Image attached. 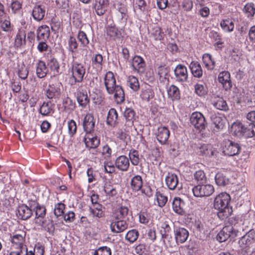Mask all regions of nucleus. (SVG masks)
I'll return each mask as SVG.
<instances>
[{"mask_svg": "<svg viewBox=\"0 0 255 255\" xmlns=\"http://www.w3.org/2000/svg\"><path fill=\"white\" fill-rule=\"evenodd\" d=\"M104 84L109 94H114V99L117 104L125 100V93L122 87L116 84V80L113 72H108L104 78Z\"/></svg>", "mask_w": 255, "mask_h": 255, "instance_id": "f257e3e1", "label": "nucleus"}, {"mask_svg": "<svg viewBox=\"0 0 255 255\" xmlns=\"http://www.w3.org/2000/svg\"><path fill=\"white\" fill-rule=\"evenodd\" d=\"M230 196L227 193H221L218 195L214 199V207L219 211L218 216L224 219L229 216L232 213V209L229 206Z\"/></svg>", "mask_w": 255, "mask_h": 255, "instance_id": "f03ea898", "label": "nucleus"}, {"mask_svg": "<svg viewBox=\"0 0 255 255\" xmlns=\"http://www.w3.org/2000/svg\"><path fill=\"white\" fill-rule=\"evenodd\" d=\"M239 232L232 226L224 227L217 235V240L219 242H225L229 237L234 238L238 236Z\"/></svg>", "mask_w": 255, "mask_h": 255, "instance_id": "7ed1b4c3", "label": "nucleus"}, {"mask_svg": "<svg viewBox=\"0 0 255 255\" xmlns=\"http://www.w3.org/2000/svg\"><path fill=\"white\" fill-rule=\"evenodd\" d=\"M190 120L191 125L199 131H203L207 127L205 118L200 112L193 113Z\"/></svg>", "mask_w": 255, "mask_h": 255, "instance_id": "20e7f679", "label": "nucleus"}, {"mask_svg": "<svg viewBox=\"0 0 255 255\" xmlns=\"http://www.w3.org/2000/svg\"><path fill=\"white\" fill-rule=\"evenodd\" d=\"M85 68L82 64L74 63L71 68L72 77L70 80L72 83L81 82L85 74Z\"/></svg>", "mask_w": 255, "mask_h": 255, "instance_id": "39448f33", "label": "nucleus"}, {"mask_svg": "<svg viewBox=\"0 0 255 255\" xmlns=\"http://www.w3.org/2000/svg\"><path fill=\"white\" fill-rule=\"evenodd\" d=\"M193 194L197 197L209 196L214 191V188L211 184L198 185L192 189Z\"/></svg>", "mask_w": 255, "mask_h": 255, "instance_id": "423d86ee", "label": "nucleus"}, {"mask_svg": "<svg viewBox=\"0 0 255 255\" xmlns=\"http://www.w3.org/2000/svg\"><path fill=\"white\" fill-rule=\"evenodd\" d=\"M62 87L61 83L59 82L50 84L46 91V96L47 98L55 100L59 99L62 93Z\"/></svg>", "mask_w": 255, "mask_h": 255, "instance_id": "0eeeda50", "label": "nucleus"}, {"mask_svg": "<svg viewBox=\"0 0 255 255\" xmlns=\"http://www.w3.org/2000/svg\"><path fill=\"white\" fill-rule=\"evenodd\" d=\"M223 150L225 154L234 156L240 152L241 147L238 143L227 139L224 141Z\"/></svg>", "mask_w": 255, "mask_h": 255, "instance_id": "6e6552de", "label": "nucleus"}, {"mask_svg": "<svg viewBox=\"0 0 255 255\" xmlns=\"http://www.w3.org/2000/svg\"><path fill=\"white\" fill-rule=\"evenodd\" d=\"M128 227L125 220H120L118 218H113L111 221L110 229L114 233H120L126 230Z\"/></svg>", "mask_w": 255, "mask_h": 255, "instance_id": "1a4fd4ad", "label": "nucleus"}, {"mask_svg": "<svg viewBox=\"0 0 255 255\" xmlns=\"http://www.w3.org/2000/svg\"><path fill=\"white\" fill-rule=\"evenodd\" d=\"M155 135L158 142L162 145H165L168 141L170 135V131L165 127H160L158 128Z\"/></svg>", "mask_w": 255, "mask_h": 255, "instance_id": "9d476101", "label": "nucleus"}, {"mask_svg": "<svg viewBox=\"0 0 255 255\" xmlns=\"http://www.w3.org/2000/svg\"><path fill=\"white\" fill-rule=\"evenodd\" d=\"M95 125V120L94 117L90 114H87L83 120V126L86 134H91L94 132Z\"/></svg>", "mask_w": 255, "mask_h": 255, "instance_id": "9b49d317", "label": "nucleus"}, {"mask_svg": "<svg viewBox=\"0 0 255 255\" xmlns=\"http://www.w3.org/2000/svg\"><path fill=\"white\" fill-rule=\"evenodd\" d=\"M165 180L166 186L170 190H174L181 188V186H179L178 177L174 173L168 172L165 176Z\"/></svg>", "mask_w": 255, "mask_h": 255, "instance_id": "f8f14e48", "label": "nucleus"}, {"mask_svg": "<svg viewBox=\"0 0 255 255\" xmlns=\"http://www.w3.org/2000/svg\"><path fill=\"white\" fill-rule=\"evenodd\" d=\"M174 227V233L176 242L181 244L184 243L189 236L188 231L183 228L178 227L175 225Z\"/></svg>", "mask_w": 255, "mask_h": 255, "instance_id": "ddd939ff", "label": "nucleus"}, {"mask_svg": "<svg viewBox=\"0 0 255 255\" xmlns=\"http://www.w3.org/2000/svg\"><path fill=\"white\" fill-rule=\"evenodd\" d=\"M131 67L133 70L139 74H142L144 72L145 67L143 59L139 56H134L132 60Z\"/></svg>", "mask_w": 255, "mask_h": 255, "instance_id": "4468645a", "label": "nucleus"}, {"mask_svg": "<svg viewBox=\"0 0 255 255\" xmlns=\"http://www.w3.org/2000/svg\"><path fill=\"white\" fill-rule=\"evenodd\" d=\"M46 14V8L44 5L41 4L35 5L32 9V15L33 19L39 22L43 20Z\"/></svg>", "mask_w": 255, "mask_h": 255, "instance_id": "2eb2a0df", "label": "nucleus"}, {"mask_svg": "<svg viewBox=\"0 0 255 255\" xmlns=\"http://www.w3.org/2000/svg\"><path fill=\"white\" fill-rule=\"evenodd\" d=\"M255 233L252 231L249 232L243 236L239 241V245L242 249H246L254 241Z\"/></svg>", "mask_w": 255, "mask_h": 255, "instance_id": "dca6fc26", "label": "nucleus"}, {"mask_svg": "<svg viewBox=\"0 0 255 255\" xmlns=\"http://www.w3.org/2000/svg\"><path fill=\"white\" fill-rule=\"evenodd\" d=\"M50 34V28L46 25L39 26L36 30V40L47 41Z\"/></svg>", "mask_w": 255, "mask_h": 255, "instance_id": "f3484780", "label": "nucleus"}, {"mask_svg": "<svg viewBox=\"0 0 255 255\" xmlns=\"http://www.w3.org/2000/svg\"><path fill=\"white\" fill-rule=\"evenodd\" d=\"M11 242L12 246L19 250H26V246L24 244V236L20 234H16L11 237Z\"/></svg>", "mask_w": 255, "mask_h": 255, "instance_id": "a211bd4d", "label": "nucleus"}, {"mask_svg": "<svg viewBox=\"0 0 255 255\" xmlns=\"http://www.w3.org/2000/svg\"><path fill=\"white\" fill-rule=\"evenodd\" d=\"M174 71L177 80L185 82L187 80L188 72L185 66L179 64L176 67Z\"/></svg>", "mask_w": 255, "mask_h": 255, "instance_id": "6ab92c4d", "label": "nucleus"}, {"mask_svg": "<svg viewBox=\"0 0 255 255\" xmlns=\"http://www.w3.org/2000/svg\"><path fill=\"white\" fill-rule=\"evenodd\" d=\"M185 202L179 197H175L172 202V208L173 211L178 214H185Z\"/></svg>", "mask_w": 255, "mask_h": 255, "instance_id": "aec40b11", "label": "nucleus"}, {"mask_svg": "<svg viewBox=\"0 0 255 255\" xmlns=\"http://www.w3.org/2000/svg\"><path fill=\"white\" fill-rule=\"evenodd\" d=\"M84 141L86 147L89 148H96L100 143V138L97 136H94L92 133L86 134L84 137Z\"/></svg>", "mask_w": 255, "mask_h": 255, "instance_id": "412c9836", "label": "nucleus"}, {"mask_svg": "<svg viewBox=\"0 0 255 255\" xmlns=\"http://www.w3.org/2000/svg\"><path fill=\"white\" fill-rule=\"evenodd\" d=\"M219 82L223 85V87L226 90L231 88L232 87L230 80V74L228 71H222L220 72L218 76Z\"/></svg>", "mask_w": 255, "mask_h": 255, "instance_id": "4be33fe9", "label": "nucleus"}, {"mask_svg": "<svg viewBox=\"0 0 255 255\" xmlns=\"http://www.w3.org/2000/svg\"><path fill=\"white\" fill-rule=\"evenodd\" d=\"M32 206L28 207L25 205H22L19 206L18 208L17 215L21 219L25 220L29 218L32 214Z\"/></svg>", "mask_w": 255, "mask_h": 255, "instance_id": "5701e85b", "label": "nucleus"}, {"mask_svg": "<svg viewBox=\"0 0 255 255\" xmlns=\"http://www.w3.org/2000/svg\"><path fill=\"white\" fill-rule=\"evenodd\" d=\"M115 166L120 170L127 171L129 166L128 158L125 155L119 156L115 161Z\"/></svg>", "mask_w": 255, "mask_h": 255, "instance_id": "b1692460", "label": "nucleus"}, {"mask_svg": "<svg viewBox=\"0 0 255 255\" xmlns=\"http://www.w3.org/2000/svg\"><path fill=\"white\" fill-rule=\"evenodd\" d=\"M36 74L39 78H43L46 76L48 69L44 61L38 60L35 65Z\"/></svg>", "mask_w": 255, "mask_h": 255, "instance_id": "393cba45", "label": "nucleus"}, {"mask_svg": "<svg viewBox=\"0 0 255 255\" xmlns=\"http://www.w3.org/2000/svg\"><path fill=\"white\" fill-rule=\"evenodd\" d=\"M245 127V126L240 122H234L231 126V132L237 137L244 136Z\"/></svg>", "mask_w": 255, "mask_h": 255, "instance_id": "a878e982", "label": "nucleus"}, {"mask_svg": "<svg viewBox=\"0 0 255 255\" xmlns=\"http://www.w3.org/2000/svg\"><path fill=\"white\" fill-rule=\"evenodd\" d=\"M108 5V0H95L94 7L97 14L99 15H103L106 11Z\"/></svg>", "mask_w": 255, "mask_h": 255, "instance_id": "bb28decb", "label": "nucleus"}, {"mask_svg": "<svg viewBox=\"0 0 255 255\" xmlns=\"http://www.w3.org/2000/svg\"><path fill=\"white\" fill-rule=\"evenodd\" d=\"M77 100L79 106L83 108H86L90 102V99L87 92L83 90L78 92Z\"/></svg>", "mask_w": 255, "mask_h": 255, "instance_id": "cd10ccee", "label": "nucleus"}, {"mask_svg": "<svg viewBox=\"0 0 255 255\" xmlns=\"http://www.w3.org/2000/svg\"><path fill=\"white\" fill-rule=\"evenodd\" d=\"M142 179L140 175H135L131 179L130 186L133 191H138L141 190L143 192L142 189Z\"/></svg>", "mask_w": 255, "mask_h": 255, "instance_id": "c85d7f7f", "label": "nucleus"}, {"mask_svg": "<svg viewBox=\"0 0 255 255\" xmlns=\"http://www.w3.org/2000/svg\"><path fill=\"white\" fill-rule=\"evenodd\" d=\"M154 96V92L150 86L146 85L142 88L140 96L142 100L149 101L150 99L153 98Z\"/></svg>", "mask_w": 255, "mask_h": 255, "instance_id": "c756f323", "label": "nucleus"}, {"mask_svg": "<svg viewBox=\"0 0 255 255\" xmlns=\"http://www.w3.org/2000/svg\"><path fill=\"white\" fill-rule=\"evenodd\" d=\"M118 113L117 111L111 108L108 114L107 124L112 127H115L118 124Z\"/></svg>", "mask_w": 255, "mask_h": 255, "instance_id": "7c9ffc66", "label": "nucleus"}, {"mask_svg": "<svg viewBox=\"0 0 255 255\" xmlns=\"http://www.w3.org/2000/svg\"><path fill=\"white\" fill-rule=\"evenodd\" d=\"M54 111L53 106L50 102H43L39 110V113L44 116H49Z\"/></svg>", "mask_w": 255, "mask_h": 255, "instance_id": "2f4dec72", "label": "nucleus"}, {"mask_svg": "<svg viewBox=\"0 0 255 255\" xmlns=\"http://www.w3.org/2000/svg\"><path fill=\"white\" fill-rule=\"evenodd\" d=\"M193 75L197 78L201 77L203 75V70L200 64L197 61H192L189 65Z\"/></svg>", "mask_w": 255, "mask_h": 255, "instance_id": "473e14b6", "label": "nucleus"}, {"mask_svg": "<svg viewBox=\"0 0 255 255\" xmlns=\"http://www.w3.org/2000/svg\"><path fill=\"white\" fill-rule=\"evenodd\" d=\"M75 103L70 98L67 97L63 100L62 107L66 113H71L75 110Z\"/></svg>", "mask_w": 255, "mask_h": 255, "instance_id": "72a5a7b5", "label": "nucleus"}, {"mask_svg": "<svg viewBox=\"0 0 255 255\" xmlns=\"http://www.w3.org/2000/svg\"><path fill=\"white\" fill-rule=\"evenodd\" d=\"M47 66L53 73L54 76L57 75L59 74V64L57 60L53 57L48 59L47 62Z\"/></svg>", "mask_w": 255, "mask_h": 255, "instance_id": "f704fd0d", "label": "nucleus"}, {"mask_svg": "<svg viewBox=\"0 0 255 255\" xmlns=\"http://www.w3.org/2000/svg\"><path fill=\"white\" fill-rule=\"evenodd\" d=\"M124 117L128 126L133 125V121L135 118V113L131 108H126L124 112Z\"/></svg>", "mask_w": 255, "mask_h": 255, "instance_id": "c9c22d12", "label": "nucleus"}, {"mask_svg": "<svg viewBox=\"0 0 255 255\" xmlns=\"http://www.w3.org/2000/svg\"><path fill=\"white\" fill-rule=\"evenodd\" d=\"M202 60L205 66L208 70H212L215 67V62L213 59L212 56L210 54H204L202 56Z\"/></svg>", "mask_w": 255, "mask_h": 255, "instance_id": "e433bc0d", "label": "nucleus"}, {"mask_svg": "<svg viewBox=\"0 0 255 255\" xmlns=\"http://www.w3.org/2000/svg\"><path fill=\"white\" fill-rule=\"evenodd\" d=\"M168 95L172 100H177L180 98V92L179 89L175 85H171L168 91Z\"/></svg>", "mask_w": 255, "mask_h": 255, "instance_id": "4c0bfd02", "label": "nucleus"}, {"mask_svg": "<svg viewBox=\"0 0 255 255\" xmlns=\"http://www.w3.org/2000/svg\"><path fill=\"white\" fill-rule=\"evenodd\" d=\"M127 85L133 91H137L139 88V84L138 79L133 76H129L128 77Z\"/></svg>", "mask_w": 255, "mask_h": 255, "instance_id": "58836bf2", "label": "nucleus"}, {"mask_svg": "<svg viewBox=\"0 0 255 255\" xmlns=\"http://www.w3.org/2000/svg\"><path fill=\"white\" fill-rule=\"evenodd\" d=\"M25 34L24 32L19 31L16 34L14 45L16 47H20L25 44Z\"/></svg>", "mask_w": 255, "mask_h": 255, "instance_id": "ea45409f", "label": "nucleus"}, {"mask_svg": "<svg viewBox=\"0 0 255 255\" xmlns=\"http://www.w3.org/2000/svg\"><path fill=\"white\" fill-rule=\"evenodd\" d=\"M200 152L206 156L210 157L216 154V151L210 145L204 144L200 148Z\"/></svg>", "mask_w": 255, "mask_h": 255, "instance_id": "a19ab883", "label": "nucleus"}, {"mask_svg": "<svg viewBox=\"0 0 255 255\" xmlns=\"http://www.w3.org/2000/svg\"><path fill=\"white\" fill-rule=\"evenodd\" d=\"M213 104L215 108L219 110L226 111L229 109L226 101L222 98H219Z\"/></svg>", "mask_w": 255, "mask_h": 255, "instance_id": "79ce46f5", "label": "nucleus"}, {"mask_svg": "<svg viewBox=\"0 0 255 255\" xmlns=\"http://www.w3.org/2000/svg\"><path fill=\"white\" fill-rule=\"evenodd\" d=\"M244 12L247 16L250 18H252L255 14V7L253 3H248L244 6Z\"/></svg>", "mask_w": 255, "mask_h": 255, "instance_id": "37998d69", "label": "nucleus"}, {"mask_svg": "<svg viewBox=\"0 0 255 255\" xmlns=\"http://www.w3.org/2000/svg\"><path fill=\"white\" fill-rule=\"evenodd\" d=\"M104 191L106 195L109 197L114 196L117 194L116 188L108 182L105 183Z\"/></svg>", "mask_w": 255, "mask_h": 255, "instance_id": "c03bdc74", "label": "nucleus"}, {"mask_svg": "<svg viewBox=\"0 0 255 255\" xmlns=\"http://www.w3.org/2000/svg\"><path fill=\"white\" fill-rule=\"evenodd\" d=\"M128 213V209L125 206L121 207L113 216V218L125 220Z\"/></svg>", "mask_w": 255, "mask_h": 255, "instance_id": "a18cd8bd", "label": "nucleus"}, {"mask_svg": "<svg viewBox=\"0 0 255 255\" xmlns=\"http://www.w3.org/2000/svg\"><path fill=\"white\" fill-rule=\"evenodd\" d=\"M220 25L222 28L226 32H231L234 30V24L230 20H223L221 22Z\"/></svg>", "mask_w": 255, "mask_h": 255, "instance_id": "49530a36", "label": "nucleus"}, {"mask_svg": "<svg viewBox=\"0 0 255 255\" xmlns=\"http://www.w3.org/2000/svg\"><path fill=\"white\" fill-rule=\"evenodd\" d=\"M244 137L246 138L253 137L255 136V125L252 123L245 126Z\"/></svg>", "mask_w": 255, "mask_h": 255, "instance_id": "de8ad7c7", "label": "nucleus"}, {"mask_svg": "<svg viewBox=\"0 0 255 255\" xmlns=\"http://www.w3.org/2000/svg\"><path fill=\"white\" fill-rule=\"evenodd\" d=\"M215 182L218 186H225L229 183L228 178L222 173H218L215 177Z\"/></svg>", "mask_w": 255, "mask_h": 255, "instance_id": "09e8293b", "label": "nucleus"}, {"mask_svg": "<svg viewBox=\"0 0 255 255\" xmlns=\"http://www.w3.org/2000/svg\"><path fill=\"white\" fill-rule=\"evenodd\" d=\"M0 27L5 32H9L12 30V27L8 16L0 20Z\"/></svg>", "mask_w": 255, "mask_h": 255, "instance_id": "8fccbe9b", "label": "nucleus"}, {"mask_svg": "<svg viewBox=\"0 0 255 255\" xmlns=\"http://www.w3.org/2000/svg\"><path fill=\"white\" fill-rule=\"evenodd\" d=\"M68 50L72 54H75L76 51L78 47V43L76 38L73 36H70L68 40Z\"/></svg>", "mask_w": 255, "mask_h": 255, "instance_id": "3c124183", "label": "nucleus"}, {"mask_svg": "<svg viewBox=\"0 0 255 255\" xmlns=\"http://www.w3.org/2000/svg\"><path fill=\"white\" fill-rule=\"evenodd\" d=\"M163 33L160 28L157 26L154 27L151 31V36L156 40H160L163 38Z\"/></svg>", "mask_w": 255, "mask_h": 255, "instance_id": "603ef678", "label": "nucleus"}, {"mask_svg": "<svg viewBox=\"0 0 255 255\" xmlns=\"http://www.w3.org/2000/svg\"><path fill=\"white\" fill-rule=\"evenodd\" d=\"M35 208V215L37 218H43L45 215L46 209L43 206L37 205V203L33 202V209Z\"/></svg>", "mask_w": 255, "mask_h": 255, "instance_id": "864d4df0", "label": "nucleus"}, {"mask_svg": "<svg viewBox=\"0 0 255 255\" xmlns=\"http://www.w3.org/2000/svg\"><path fill=\"white\" fill-rule=\"evenodd\" d=\"M156 197L159 207H163L167 202V197L159 191H156Z\"/></svg>", "mask_w": 255, "mask_h": 255, "instance_id": "5fc2aeb1", "label": "nucleus"}, {"mask_svg": "<svg viewBox=\"0 0 255 255\" xmlns=\"http://www.w3.org/2000/svg\"><path fill=\"white\" fill-rule=\"evenodd\" d=\"M139 236L138 232L136 230L129 231L126 235V239L130 243L134 242Z\"/></svg>", "mask_w": 255, "mask_h": 255, "instance_id": "6e6d98bb", "label": "nucleus"}, {"mask_svg": "<svg viewBox=\"0 0 255 255\" xmlns=\"http://www.w3.org/2000/svg\"><path fill=\"white\" fill-rule=\"evenodd\" d=\"M129 157L131 163L134 165H137L139 163V154L138 152L136 150H131L129 151Z\"/></svg>", "mask_w": 255, "mask_h": 255, "instance_id": "4d7b16f0", "label": "nucleus"}, {"mask_svg": "<svg viewBox=\"0 0 255 255\" xmlns=\"http://www.w3.org/2000/svg\"><path fill=\"white\" fill-rule=\"evenodd\" d=\"M65 205L62 203H58L55 205L54 214L57 217L63 216Z\"/></svg>", "mask_w": 255, "mask_h": 255, "instance_id": "13d9d810", "label": "nucleus"}, {"mask_svg": "<svg viewBox=\"0 0 255 255\" xmlns=\"http://www.w3.org/2000/svg\"><path fill=\"white\" fill-rule=\"evenodd\" d=\"M102 157L105 159H109L112 155V150L108 144H105L101 151Z\"/></svg>", "mask_w": 255, "mask_h": 255, "instance_id": "bf43d9fd", "label": "nucleus"}, {"mask_svg": "<svg viewBox=\"0 0 255 255\" xmlns=\"http://www.w3.org/2000/svg\"><path fill=\"white\" fill-rule=\"evenodd\" d=\"M77 37L79 42L83 46H86L89 44V39L84 31H80L78 32Z\"/></svg>", "mask_w": 255, "mask_h": 255, "instance_id": "052dcab7", "label": "nucleus"}, {"mask_svg": "<svg viewBox=\"0 0 255 255\" xmlns=\"http://www.w3.org/2000/svg\"><path fill=\"white\" fill-rule=\"evenodd\" d=\"M103 62V56L98 54L94 56L92 60V65L97 68H101Z\"/></svg>", "mask_w": 255, "mask_h": 255, "instance_id": "680f3d73", "label": "nucleus"}, {"mask_svg": "<svg viewBox=\"0 0 255 255\" xmlns=\"http://www.w3.org/2000/svg\"><path fill=\"white\" fill-rule=\"evenodd\" d=\"M17 74L20 79L25 80L28 76V70L24 65H22L19 67Z\"/></svg>", "mask_w": 255, "mask_h": 255, "instance_id": "e2e57ef3", "label": "nucleus"}, {"mask_svg": "<svg viewBox=\"0 0 255 255\" xmlns=\"http://www.w3.org/2000/svg\"><path fill=\"white\" fill-rule=\"evenodd\" d=\"M212 120L215 127L218 129H221L224 128V122L221 117L215 116L212 118Z\"/></svg>", "mask_w": 255, "mask_h": 255, "instance_id": "0e129e2a", "label": "nucleus"}, {"mask_svg": "<svg viewBox=\"0 0 255 255\" xmlns=\"http://www.w3.org/2000/svg\"><path fill=\"white\" fill-rule=\"evenodd\" d=\"M136 7L140 11L144 13H147L148 11V7L146 2L144 0H137L136 2Z\"/></svg>", "mask_w": 255, "mask_h": 255, "instance_id": "69168bd1", "label": "nucleus"}, {"mask_svg": "<svg viewBox=\"0 0 255 255\" xmlns=\"http://www.w3.org/2000/svg\"><path fill=\"white\" fill-rule=\"evenodd\" d=\"M111 249L106 246L100 247L94 252V255H111Z\"/></svg>", "mask_w": 255, "mask_h": 255, "instance_id": "338daca9", "label": "nucleus"}, {"mask_svg": "<svg viewBox=\"0 0 255 255\" xmlns=\"http://www.w3.org/2000/svg\"><path fill=\"white\" fill-rule=\"evenodd\" d=\"M194 178L196 180L200 183H203L206 181V177L203 170L197 171L194 174Z\"/></svg>", "mask_w": 255, "mask_h": 255, "instance_id": "774afa93", "label": "nucleus"}]
</instances>
